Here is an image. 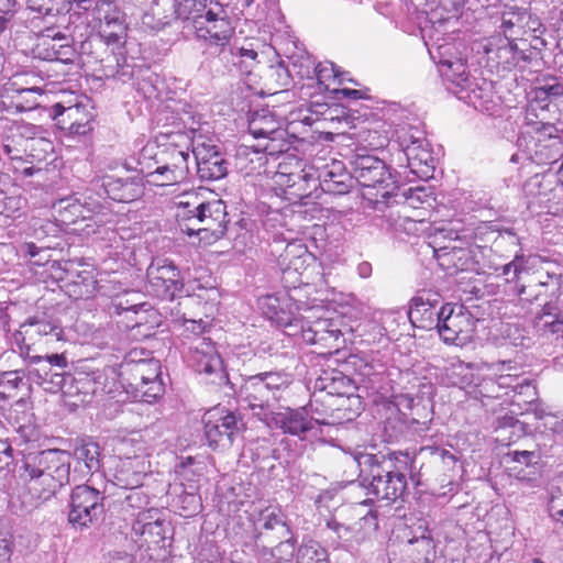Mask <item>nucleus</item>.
<instances>
[{"label":"nucleus","mask_w":563,"mask_h":563,"mask_svg":"<svg viewBox=\"0 0 563 563\" xmlns=\"http://www.w3.org/2000/svg\"><path fill=\"white\" fill-rule=\"evenodd\" d=\"M100 449L95 442L77 445L71 457L64 451L46 450L29 454L19 468V476L29 493L41 500L54 496L65 484L80 482L100 468Z\"/></svg>","instance_id":"f257e3e1"},{"label":"nucleus","mask_w":563,"mask_h":563,"mask_svg":"<svg viewBox=\"0 0 563 563\" xmlns=\"http://www.w3.org/2000/svg\"><path fill=\"white\" fill-rule=\"evenodd\" d=\"M95 15L99 21L98 46L109 52L106 57L96 55L104 77L126 82L134 77V66L125 56L128 23L125 13L112 1L98 0Z\"/></svg>","instance_id":"f03ea898"},{"label":"nucleus","mask_w":563,"mask_h":563,"mask_svg":"<svg viewBox=\"0 0 563 563\" xmlns=\"http://www.w3.org/2000/svg\"><path fill=\"white\" fill-rule=\"evenodd\" d=\"M177 14L184 29L219 54L230 46L234 26L220 0H179Z\"/></svg>","instance_id":"7ed1b4c3"},{"label":"nucleus","mask_w":563,"mask_h":563,"mask_svg":"<svg viewBox=\"0 0 563 563\" xmlns=\"http://www.w3.org/2000/svg\"><path fill=\"white\" fill-rule=\"evenodd\" d=\"M180 230L188 236L219 240L227 232V206L221 199L203 200L198 192L186 194L177 203Z\"/></svg>","instance_id":"20e7f679"},{"label":"nucleus","mask_w":563,"mask_h":563,"mask_svg":"<svg viewBox=\"0 0 563 563\" xmlns=\"http://www.w3.org/2000/svg\"><path fill=\"white\" fill-rule=\"evenodd\" d=\"M353 178L367 191L364 196L376 203H389L390 198H405L413 207L415 201H420V194L424 190L420 187L409 188L399 192L396 181L386 164L376 156L357 154L351 161Z\"/></svg>","instance_id":"39448f33"},{"label":"nucleus","mask_w":563,"mask_h":563,"mask_svg":"<svg viewBox=\"0 0 563 563\" xmlns=\"http://www.w3.org/2000/svg\"><path fill=\"white\" fill-rule=\"evenodd\" d=\"M189 150L176 144L143 147L139 164L148 184L170 186L184 181L189 173Z\"/></svg>","instance_id":"423d86ee"},{"label":"nucleus","mask_w":563,"mask_h":563,"mask_svg":"<svg viewBox=\"0 0 563 563\" xmlns=\"http://www.w3.org/2000/svg\"><path fill=\"white\" fill-rule=\"evenodd\" d=\"M291 380V375L284 371L251 375L240 387V402L244 408L252 410L261 421L267 420Z\"/></svg>","instance_id":"0eeeda50"},{"label":"nucleus","mask_w":563,"mask_h":563,"mask_svg":"<svg viewBox=\"0 0 563 563\" xmlns=\"http://www.w3.org/2000/svg\"><path fill=\"white\" fill-rule=\"evenodd\" d=\"M471 235L466 230H460L450 223L448 227L435 229L429 245L439 266L449 274L467 269L472 260L468 250Z\"/></svg>","instance_id":"6e6552de"},{"label":"nucleus","mask_w":563,"mask_h":563,"mask_svg":"<svg viewBox=\"0 0 563 563\" xmlns=\"http://www.w3.org/2000/svg\"><path fill=\"white\" fill-rule=\"evenodd\" d=\"M365 463H371L369 473L362 482L367 495L391 501L402 495L407 487L406 478L402 473L389 468L391 461H386L385 457L378 461L375 455H367Z\"/></svg>","instance_id":"1a4fd4ad"},{"label":"nucleus","mask_w":563,"mask_h":563,"mask_svg":"<svg viewBox=\"0 0 563 563\" xmlns=\"http://www.w3.org/2000/svg\"><path fill=\"white\" fill-rule=\"evenodd\" d=\"M528 209L536 213H556L562 200L560 178L554 173L536 174L522 187Z\"/></svg>","instance_id":"9d476101"},{"label":"nucleus","mask_w":563,"mask_h":563,"mask_svg":"<svg viewBox=\"0 0 563 563\" xmlns=\"http://www.w3.org/2000/svg\"><path fill=\"white\" fill-rule=\"evenodd\" d=\"M477 320L462 305L445 303L440 308L437 330L445 344L463 346L471 342Z\"/></svg>","instance_id":"9b49d317"},{"label":"nucleus","mask_w":563,"mask_h":563,"mask_svg":"<svg viewBox=\"0 0 563 563\" xmlns=\"http://www.w3.org/2000/svg\"><path fill=\"white\" fill-rule=\"evenodd\" d=\"M103 495L89 485H77L70 494L68 521L80 528L101 523L104 517Z\"/></svg>","instance_id":"f8f14e48"},{"label":"nucleus","mask_w":563,"mask_h":563,"mask_svg":"<svg viewBox=\"0 0 563 563\" xmlns=\"http://www.w3.org/2000/svg\"><path fill=\"white\" fill-rule=\"evenodd\" d=\"M148 291L163 300H173L184 288L177 266L168 258H154L146 271Z\"/></svg>","instance_id":"ddd939ff"},{"label":"nucleus","mask_w":563,"mask_h":563,"mask_svg":"<svg viewBox=\"0 0 563 563\" xmlns=\"http://www.w3.org/2000/svg\"><path fill=\"white\" fill-rule=\"evenodd\" d=\"M203 423L205 435L211 448L230 446L234 437L245 427L243 419L235 412L218 408L207 413Z\"/></svg>","instance_id":"4468645a"},{"label":"nucleus","mask_w":563,"mask_h":563,"mask_svg":"<svg viewBox=\"0 0 563 563\" xmlns=\"http://www.w3.org/2000/svg\"><path fill=\"white\" fill-rule=\"evenodd\" d=\"M439 71L446 81L455 87L453 92L460 99L467 100L470 103H473L475 108L489 110L484 96L487 89L477 86V84L473 81L464 59H454L452 63L440 66Z\"/></svg>","instance_id":"2eb2a0df"},{"label":"nucleus","mask_w":563,"mask_h":563,"mask_svg":"<svg viewBox=\"0 0 563 563\" xmlns=\"http://www.w3.org/2000/svg\"><path fill=\"white\" fill-rule=\"evenodd\" d=\"M189 363L197 373L206 375L209 383L221 385L227 382L222 358L210 340H198L190 347Z\"/></svg>","instance_id":"dca6fc26"},{"label":"nucleus","mask_w":563,"mask_h":563,"mask_svg":"<svg viewBox=\"0 0 563 563\" xmlns=\"http://www.w3.org/2000/svg\"><path fill=\"white\" fill-rule=\"evenodd\" d=\"M41 35L34 52L44 60H57L64 64H71L76 57L75 48L67 42V37L52 26L38 30Z\"/></svg>","instance_id":"f3484780"},{"label":"nucleus","mask_w":563,"mask_h":563,"mask_svg":"<svg viewBox=\"0 0 563 563\" xmlns=\"http://www.w3.org/2000/svg\"><path fill=\"white\" fill-rule=\"evenodd\" d=\"M119 372L114 366L85 367L75 377L76 387L85 395L111 394L118 384Z\"/></svg>","instance_id":"a211bd4d"},{"label":"nucleus","mask_w":563,"mask_h":563,"mask_svg":"<svg viewBox=\"0 0 563 563\" xmlns=\"http://www.w3.org/2000/svg\"><path fill=\"white\" fill-rule=\"evenodd\" d=\"M269 428H278L284 433L302 438L307 432L314 428L318 419L309 416L307 407L297 409L285 408L283 411L271 413L267 420L263 421Z\"/></svg>","instance_id":"6ab92c4d"},{"label":"nucleus","mask_w":563,"mask_h":563,"mask_svg":"<svg viewBox=\"0 0 563 563\" xmlns=\"http://www.w3.org/2000/svg\"><path fill=\"white\" fill-rule=\"evenodd\" d=\"M440 295L430 290L419 291L410 301L408 317L413 327L430 330L440 320Z\"/></svg>","instance_id":"aec40b11"},{"label":"nucleus","mask_w":563,"mask_h":563,"mask_svg":"<svg viewBox=\"0 0 563 563\" xmlns=\"http://www.w3.org/2000/svg\"><path fill=\"white\" fill-rule=\"evenodd\" d=\"M49 115L62 129H67L71 134L86 135L92 130V113L86 111L81 104L65 107L62 103H55L51 108Z\"/></svg>","instance_id":"412c9836"},{"label":"nucleus","mask_w":563,"mask_h":563,"mask_svg":"<svg viewBox=\"0 0 563 563\" xmlns=\"http://www.w3.org/2000/svg\"><path fill=\"white\" fill-rule=\"evenodd\" d=\"M506 244H509L515 250L514 260L495 267V273L498 277H503L506 283H518L521 274L526 271L527 260L521 253L519 247V239L516 233L507 229L499 233L497 239L494 241V247L496 251H500Z\"/></svg>","instance_id":"4be33fe9"},{"label":"nucleus","mask_w":563,"mask_h":563,"mask_svg":"<svg viewBox=\"0 0 563 563\" xmlns=\"http://www.w3.org/2000/svg\"><path fill=\"white\" fill-rule=\"evenodd\" d=\"M192 152L200 179L217 180L227 175L228 163L214 145L198 144Z\"/></svg>","instance_id":"5701e85b"},{"label":"nucleus","mask_w":563,"mask_h":563,"mask_svg":"<svg viewBox=\"0 0 563 563\" xmlns=\"http://www.w3.org/2000/svg\"><path fill=\"white\" fill-rule=\"evenodd\" d=\"M148 473L150 462L145 456L124 457L119 461L114 468L113 484L125 489L139 488Z\"/></svg>","instance_id":"b1692460"},{"label":"nucleus","mask_w":563,"mask_h":563,"mask_svg":"<svg viewBox=\"0 0 563 563\" xmlns=\"http://www.w3.org/2000/svg\"><path fill=\"white\" fill-rule=\"evenodd\" d=\"M540 26L538 18L532 16L526 9L510 8L501 15V25L506 40L527 42L523 37L536 32Z\"/></svg>","instance_id":"393cba45"},{"label":"nucleus","mask_w":563,"mask_h":563,"mask_svg":"<svg viewBox=\"0 0 563 563\" xmlns=\"http://www.w3.org/2000/svg\"><path fill=\"white\" fill-rule=\"evenodd\" d=\"M288 299H280L275 295H267L258 299V307L265 318L271 320L277 327L284 329H294L289 334H296L299 317L290 310Z\"/></svg>","instance_id":"a878e982"},{"label":"nucleus","mask_w":563,"mask_h":563,"mask_svg":"<svg viewBox=\"0 0 563 563\" xmlns=\"http://www.w3.org/2000/svg\"><path fill=\"white\" fill-rule=\"evenodd\" d=\"M498 45L494 47L493 41H489L485 46V51L489 59L496 60L504 69H511L520 65L521 62H527L529 55L527 54V42H521L519 46L516 41L506 38H498Z\"/></svg>","instance_id":"bb28decb"},{"label":"nucleus","mask_w":563,"mask_h":563,"mask_svg":"<svg viewBox=\"0 0 563 563\" xmlns=\"http://www.w3.org/2000/svg\"><path fill=\"white\" fill-rule=\"evenodd\" d=\"M42 96V89L37 87H19L15 81H9L3 86V104L8 109H14L16 112L30 111L40 106L38 98Z\"/></svg>","instance_id":"cd10ccee"},{"label":"nucleus","mask_w":563,"mask_h":563,"mask_svg":"<svg viewBox=\"0 0 563 563\" xmlns=\"http://www.w3.org/2000/svg\"><path fill=\"white\" fill-rule=\"evenodd\" d=\"M421 33L430 57L439 67L452 63L454 59H463L455 43L446 42L444 38L440 43L439 32L433 25L422 27Z\"/></svg>","instance_id":"c85d7f7f"},{"label":"nucleus","mask_w":563,"mask_h":563,"mask_svg":"<svg viewBox=\"0 0 563 563\" xmlns=\"http://www.w3.org/2000/svg\"><path fill=\"white\" fill-rule=\"evenodd\" d=\"M418 145H407L405 155L410 172L421 179L433 177L435 158L428 141H418Z\"/></svg>","instance_id":"c756f323"},{"label":"nucleus","mask_w":563,"mask_h":563,"mask_svg":"<svg viewBox=\"0 0 563 563\" xmlns=\"http://www.w3.org/2000/svg\"><path fill=\"white\" fill-rule=\"evenodd\" d=\"M179 2V0H153L150 9L142 16V24L152 31H161L173 20L181 21L177 14Z\"/></svg>","instance_id":"7c9ffc66"},{"label":"nucleus","mask_w":563,"mask_h":563,"mask_svg":"<svg viewBox=\"0 0 563 563\" xmlns=\"http://www.w3.org/2000/svg\"><path fill=\"white\" fill-rule=\"evenodd\" d=\"M320 187L332 195L347 194L352 186V170L347 172L342 162L334 161L318 175Z\"/></svg>","instance_id":"2f4dec72"},{"label":"nucleus","mask_w":563,"mask_h":563,"mask_svg":"<svg viewBox=\"0 0 563 563\" xmlns=\"http://www.w3.org/2000/svg\"><path fill=\"white\" fill-rule=\"evenodd\" d=\"M106 194L112 200L119 202H131L144 194L141 180L135 178L106 177L102 184Z\"/></svg>","instance_id":"473e14b6"},{"label":"nucleus","mask_w":563,"mask_h":563,"mask_svg":"<svg viewBox=\"0 0 563 563\" xmlns=\"http://www.w3.org/2000/svg\"><path fill=\"white\" fill-rule=\"evenodd\" d=\"M299 320L297 329L302 331V338L309 344L323 343L327 345L331 341H338L342 335L340 329L335 328L329 319L319 318L311 324H307L301 317Z\"/></svg>","instance_id":"72a5a7b5"},{"label":"nucleus","mask_w":563,"mask_h":563,"mask_svg":"<svg viewBox=\"0 0 563 563\" xmlns=\"http://www.w3.org/2000/svg\"><path fill=\"white\" fill-rule=\"evenodd\" d=\"M249 132L255 139H267L272 143L284 141L285 136L280 123L269 113H256L249 123Z\"/></svg>","instance_id":"f704fd0d"},{"label":"nucleus","mask_w":563,"mask_h":563,"mask_svg":"<svg viewBox=\"0 0 563 563\" xmlns=\"http://www.w3.org/2000/svg\"><path fill=\"white\" fill-rule=\"evenodd\" d=\"M294 184L291 189H287L285 200L289 203H299L303 199L309 198L312 192L320 186L318 176L306 169H299L298 175H294Z\"/></svg>","instance_id":"c9c22d12"},{"label":"nucleus","mask_w":563,"mask_h":563,"mask_svg":"<svg viewBox=\"0 0 563 563\" xmlns=\"http://www.w3.org/2000/svg\"><path fill=\"white\" fill-rule=\"evenodd\" d=\"M273 70L278 77L284 76L282 86L287 87L289 85L288 77L292 74L298 76L300 79H313L316 74V64L310 56H298L292 59L290 67L285 68L282 65H278Z\"/></svg>","instance_id":"e433bc0d"},{"label":"nucleus","mask_w":563,"mask_h":563,"mask_svg":"<svg viewBox=\"0 0 563 563\" xmlns=\"http://www.w3.org/2000/svg\"><path fill=\"white\" fill-rule=\"evenodd\" d=\"M167 494L170 496L173 494L176 495L172 504L180 510L179 515L181 517L192 516L200 507L199 497L192 493L183 492V485H170Z\"/></svg>","instance_id":"4c0bfd02"},{"label":"nucleus","mask_w":563,"mask_h":563,"mask_svg":"<svg viewBox=\"0 0 563 563\" xmlns=\"http://www.w3.org/2000/svg\"><path fill=\"white\" fill-rule=\"evenodd\" d=\"M548 511L550 517L563 525V475L554 477L548 488Z\"/></svg>","instance_id":"58836bf2"},{"label":"nucleus","mask_w":563,"mask_h":563,"mask_svg":"<svg viewBox=\"0 0 563 563\" xmlns=\"http://www.w3.org/2000/svg\"><path fill=\"white\" fill-rule=\"evenodd\" d=\"M464 0H428V5L432 12L431 22H444L451 16H456L462 8Z\"/></svg>","instance_id":"ea45409f"},{"label":"nucleus","mask_w":563,"mask_h":563,"mask_svg":"<svg viewBox=\"0 0 563 563\" xmlns=\"http://www.w3.org/2000/svg\"><path fill=\"white\" fill-rule=\"evenodd\" d=\"M299 170H291L289 164L280 163L277 170L272 176L273 188L278 196L285 199L287 189L292 188L294 175H298Z\"/></svg>","instance_id":"a19ab883"},{"label":"nucleus","mask_w":563,"mask_h":563,"mask_svg":"<svg viewBox=\"0 0 563 563\" xmlns=\"http://www.w3.org/2000/svg\"><path fill=\"white\" fill-rule=\"evenodd\" d=\"M169 511L164 509L143 508L137 512H132L131 516L135 517L133 525H139L141 528H152L153 526H164Z\"/></svg>","instance_id":"79ce46f5"},{"label":"nucleus","mask_w":563,"mask_h":563,"mask_svg":"<svg viewBox=\"0 0 563 563\" xmlns=\"http://www.w3.org/2000/svg\"><path fill=\"white\" fill-rule=\"evenodd\" d=\"M30 328L32 332L40 336L52 335L55 338V341L64 340V330L58 324L47 321L41 320L36 317L29 318L23 324L22 328Z\"/></svg>","instance_id":"37998d69"},{"label":"nucleus","mask_w":563,"mask_h":563,"mask_svg":"<svg viewBox=\"0 0 563 563\" xmlns=\"http://www.w3.org/2000/svg\"><path fill=\"white\" fill-rule=\"evenodd\" d=\"M297 563H329L327 551L314 541H309L298 551Z\"/></svg>","instance_id":"c03bdc74"},{"label":"nucleus","mask_w":563,"mask_h":563,"mask_svg":"<svg viewBox=\"0 0 563 563\" xmlns=\"http://www.w3.org/2000/svg\"><path fill=\"white\" fill-rule=\"evenodd\" d=\"M540 323L544 331L552 334H563V316L556 312L555 307L545 306L540 316Z\"/></svg>","instance_id":"a18cd8bd"},{"label":"nucleus","mask_w":563,"mask_h":563,"mask_svg":"<svg viewBox=\"0 0 563 563\" xmlns=\"http://www.w3.org/2000/svg\"><path fill=\"white\" fill-rule=\"evenodd\" d=\"M407 544L416 547L415 550L424 563H431V555L434 553V543L430 536H426L424 533L419 537L413 536L412 538H408Z\"/></svg>","instance_id":"49530a36"},{"label":"nucleus","mask_w":563,"mask_h":563,"mask_svg":"<svg viewBox=\"0 0 563 563\" xmlns=\"http://www.w3.org/2000/svg\"><path fill=\"white\" fill-rule=\"evenodd\" d=\"M161 365L157 361L142 362L135 367V378L140 379L139 384L148 383L159 379Z\"/></svg>","instance_id":"de8ad7c7"},{"label":"nucleus","mask_w":563,"mask_h":563,"mask_svg":"<svg viewBox=\"0 0 563 563\" xmlns=\"http://www.w3.org/2000/svg\"><path fill=\"white\" fill-rule=\"evenodd\" d=\"M136 389L145 402H153L164 394V385L161 379L136 384Z\"/></svg>","instance_id":"09e8293b"},{"label":"nucleus","mask_w":563,"mask_h":563,"mask_svg":"<svg viewBox=\"0 0 563 563\" xmlns=\"http://www.w3.org/2000/svg\"><path fill=\"white\" fill-rule=\"evenodd\" d=\"M131 492L126 495L122 509L126 512H137L146 507L148 504L147 497L137 488L130 489Z\"/></svg>","instance_id":"8fccbe9b"},{"label":"nucleus","mask_w":563,"mask_h":563,"mask_svg":"<svg viewBox=\"0 0 563 563\" xmlns=\"http://www.w3.org/2000/svg\"><path fill=\"white\" fill-rule=\"evenodd\" d=\"M307 250L301 244L289 243L286 245L284 253L279 256V264L285 271L290 269L292 265L291 257H301L306 254Z\"/></svg>","instance_id":"3c124183"},{"label":"nucleus","mask_w":563,"mask_h":563,"mask_svg":"<svg viewBox=\"0 0 563 563\" xmlns=\"http://www.w3.org/2000/svg\"><path fill=\"white\" fill-rule=\"evenodd\" d=\"M402 151L407 148V145H418V141H428L424 135V131L417 126H410L408 130L402 129L398 136Z\"/></svg>","instance_id":"603ef678"},{"label":"nucleus","mask_w":563,"mask_h":563,"mask_svg":"<svg viewBox=\"0 0 563 563\" xmlns=\"http://www.w3.org/2000/svg\"><path fill=\"white\" fill-rule=\"evenodd\" d=\"M24 374L21 371H9L1 374L0 387L4 391L18 389L23 384Z\"/></svg>","instance_id":"864d4df0"},{"label":"nucleus","mask_w":563,"mask_h":563,"mask_svg":"<svg viewBox=\"0 0 563 563\" xmlns=\"http://www.w3.org/2000/svg\"><path fill=\"white\" fill-rule=\"evenodd\" d=\"M537 283L539 286L549 288L551 295H555L561 287V274L555 272L540 273Z\"/></svg>","instance_id":"5fc2aeb1"},{"label":"nucleus","mask_w":563,"mask_h":563,"mask_svg":"<svg viewBox=\"0 0 563 563\" xmlns=\"http://www.w3.org/2000/svg\"><path fill=\"white\" fill-rule=\"evenodd\" d=\"M342 74L339 71V68L333 63H323L316 65V74L314 78L323 84L327 80L332 78H340Z\"/></svg>","instance_id":"6e6d98bb"},{"label":"nucleus","mask_w":563,"mask_h":563,"mask_svg":"<svg viewBox=\"0 0 563 563\" xmlns=\"http://www.w3.org/2000/svg\"><path fill=\"white\" fill-rule=\"evenodd\" d=\"M497 377V387L508 394V390L516 393L523 376L519 374H500Z\"/></svg>","instance_id":"4d7b16f0"},{"label":"nucleus","mask_w":563,"mask_h":563,"mask_svg":"<svg viewBox=\"0 0 563 563\" xmlns=\"http://www.w3.org/2000/svg\"><path fill=\"white\" fill-rule=\"evenodd\" d=\"M295 553V541L290 538L280 542L273 550V556L278 561H289Z\"/></svg>","instance_id":"13d9d810"},{"label":"nucleus","mask_w":563,"mask_h":563,"mask_svg":"<svg viewBox=\"0 0 563 563\" xmlns=\"http://www.w3.org/2000/svg\"><path fill=\"white\" fill-rule=\"evenodd\" d=\"M228 48L233 56L240 57V62L246 64L247 67L257 63V52L253 48L232 47L231 45Z\"/></svg>","instance_id":"bf43d9fd"},{"label":"nucleus","mask_w":563,"mask_h":563,"mask_svg":"<svg viewBox=\"0 0 563 563\" xmlns=\"http://www.w3.org/2000/svg\"><path fill=\"white\" fill-rule=\"evenodd\" d=\"M503 390L497 387V377H486L479 384V393L489 398H498Z\"/></svg>","instance_id":"052dcab7"},{"label":"nucleus","mask_w":563,"mask_h":563,"mask_svg":"<svg viewBox=\"0 0 563 563\" xmlns=\"http://www.w3.org/2000/svg\"><path fill=\"white\" fill-rule=\"evenodd\" d=\"M515 395L523 396L525 402H532L537 398V390L529 378L523 376Z\"/></svg>","instance_id":"680f3d73"},{"label":"nucleus","mask_w":563,"mask_h":563,"mask_svg":"<svg viewBox=\"0 0 563 563\" xmlns=\"http://www.w3.org/2000/svg\"><path fill=\"white\" fill-rule=\"evenodd\" d=\"M52 1L53 0H25V3L27 9L37 12L38 14L43 15V18H45L53 16Z\"/></svg>","instance_id":"e2e57ef3"},{"label":"nucleus","mask_w":563,"mask_h":563,"mask_svg":"<svg viewBox=\"0 0 563 563\" xmlns=\"http://www.w3.org/2000/svg\"><path fill=\"white\" fill-rule=\"evenodd\" d=\"M12 538L10 530H0V561H5L10 558L13 545Z\"/></svg>","instance_id":"0e129e2a"},{"label":"nucleus","mask_w":563,"mask_h":563,"mask_svg":"<svg viewBox=\"0 0 563 563\" xmlns=\"http://www.w3.org/2000/svg\"><path fill=\"white\" fill-rule=\"evenodd\" d=\"M12 460V448L5 441L0 440V474L8 470Z\"/></svg>","instance_id":"69168bd1"},{"label":"nucleus","mask_w":563,"mask_h":563,"mask_svg":"<svg viewBox=\"0 0 563 563\" xmlns=\"http://www.w3.org/2000/svg\"><path fill=\"white\" fill-rule=\"evenodd\" d=\"M263 518L265 520L264 528H276L278 526H285L283 515L276 510H266L263 514Z\"/></svg>","instance_id":"338daca9"},{"label":"nucleus","mask_w":563,"mask_h":563,"mask_svg":"<svg viewBox=\"0 0 563 563\" xmlns=\"http://www.w3.org/2000/svg\"><path fill=\"white\" fill-rule=\"evenodd\" d=\"M511 456V460L514 462L523 463L526 465H529L531 463L532 457H534V452L532 451H512L508 454Z\"/></svg>","instance_id":"774afa93"}]
</instances>
